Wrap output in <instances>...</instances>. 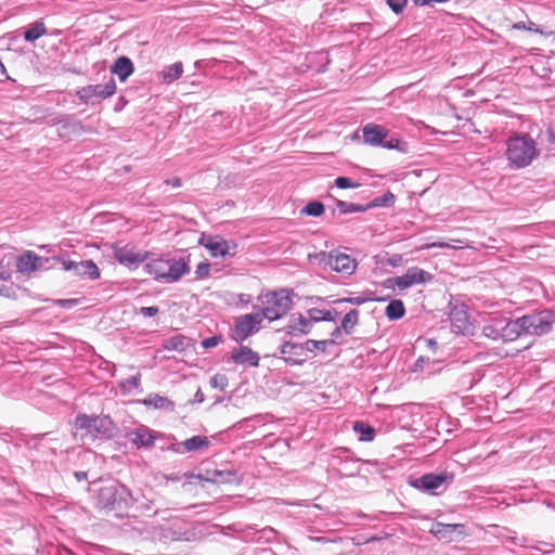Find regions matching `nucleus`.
<instances>
[{"mask_svg": "<svg viewBox=\"0 0 555 555\" xmlns=\"http://www.w3.org/2000/svg\"><path fill=\"white\" fill-rule=\"evenodd\" d=\"M89 490L95 493V506L100 509L121 513L134 502H139V498H134L125 485L116 480L106 482L95 480L90 483Z\"/></svg>", "mask_w": 555, "mask_h": 555, "instance_id": "f257e3e1", "label": "nucleus"}, {"mask_svg": "<svg viewBox=\"0 0 555 555\" xmlns=\"http://www.w3.org/2000/svg\"><path fill=\"white\" fill-rule=\"evenodd\" d=\"M163 514H168V509L155 511L154 515L158 516L164 524L147 526L142 524L134 529L143 539L167 541H181L189 540V530L184 519L181 517H165Z\"/></svg>", "mask_w": 555, "mask_h": 555, "instance_id": "f03ea898", "label": "nucleus"}, {"mask_svg": "<svg viewBox=\"0 0 555 555\" xmlns=\"http://www.w3.org/2000/svg\"><path fill=\"white\" fill-rule=\"evenodd\" d=\"M74 427L82 441L112 439L118 431V427L108 415L78 414Z\"/></svg>", "mask_w": 555, "mask_h": 555, "instance_id": "7ed1b4c3", "label": "nucleus"}, {"mask_svg": "<svg viewBox=\"0 0 555 555\" xmlns=\"http://www.w3.org/2000/svg\"><path fill=\"white\" fill-rule=\"evenodd\" d=\"M294 291L280 288L268 292L259 297L263 308L259 310L262 319L274 321L286 315L293 307Z\"/></svg>", "mask_w": 555, "mask_h": 555, "instance_id": "20e7f679", "label": "nucleus"}, {"mask_svg": "<svg viewBox=\"0 0 555 555\" xmlns=\"http://www.w3.org/2000/svg\"><path fill=\"white\" fill-rule=\"evenodd\" d=\"M535 154V143L528 134L515 135L507 140L506 156L516 168L528 166Z\"/></svg>", "mask_w": 555, "mask_h": 555, "instance_id": "39448f33", "label": "nucleus"}, {"mask_svg": "<svg viewBox=\"0 0 555 555\" xmlns=\"http://www.w3.org/2000/svg\"><path fill=\"white\" fill-rule=\"evenodd\" d=\"M525 335L542 336L551 332L555 314L548 309L526 314L520 318Z\"/></svg>", "mask_w": 555, "mask_h": 555, "instance_id": "423d86ee", "label": "nucleus"}, {"mask_svg": "<svg viewBox=\"0 0 555 555\" xmlns=\"http://www.w3.org/2000/svg\"><path fill=\"white\" fill-rule=\"evenodd\" d=\"M263 319L259 312L247 313L235 319V324L232 330L231 338L236 343H243L254 333L259 331V326Z\"/></svg>", "mask_w": 555, "mask_h": 555, "instance_id": "0eeeda50", "label": "nucleus"}, {"mask_svg": "<svg viewBox=\"0 0 555 555\" xmlns=\"http://www.w3.org/2000/svg\"><path fill=\"white\" fill-rule=\"evenodd\" d=\"M116 92V83L111 78L105 85H89L76 91L78 99L86 104H95L100 101L112 96Z\"/></svg>", "mask_w": 555, "mask_h": 555, "instance_id": "6e6552de", "label": "nucleus"}, {"mask_svg": "<svg viewBox=\"0 0 555 555\" xmlns=\"http://www.w3.org/2000/svg\"><path fill=\"white\" fill-rule=\"evenodd\" d=\"M453 474L447 472L440 474L429 473L416 478L411 485L423 492L437 494V490L440 488L446 489L453 481Z\"/></svg>", "mask_w": 555, "mask_h": 555, "instance_id": "1a4fd4ad", "label": "nucleus"}, {"mask_svg": "<svg viewBox=\"0 0 555 555\" xmlns=\"http://www.w3.org/2000/svg\"><path fill=\"white\" fill-rule=\"evenodd\" d=\"M198 243L206 247L212 257L235 255L236 244L233 242L229 243L218 235L202 234Z\"/></svg>", "mask_w": 555, "mask_h": 555, "instance_id": "9d476101", "label": "nucleus"}, {"mask_svg": "<svg viewBox=\"0 0 555 555\" xmlns=\"http://www.w3.org/2000/svg\"><path fill=\"white\" fill-rule=\"evenodd\" d=\"M113 255L120 264L130 270L137 269L149 257L147 251L135 253L132 248H128V246H114Z\"/></svg>", "mask_w": 555, "mask_h": 555, "instance_id": "9b49d317", "label": "nucleus"}, {"mask_svg": "<svg viewBox=\"0 0 555 555\" xmlns=\"http://www.w3.org/2000/svg\"><path fill=\"white\" fill-rule=\"evenodd\" d=\"M62 262L63 269L73 271L75 275L95 280L100 276V270L92 260L73 261L61 258H55Z\"/></svg>", "mask_w": 555, "mask_h": 555, "instance_id": "f8f14e48", "label": "nucleus"}, {"mask_svg": "<svg viewBox=\"0 0 555 555\" xmlns=\"http://www.w3.org/2000/svg\"><path fill=\"white\" fill-rule=\"evenodd\" d=\"M429 532L439 541L449 543L465 535V526L463 524L436 522L433 525Z\"/></svg>", "mask_w": 555, "mask_h": 555, "instance_id": "ddd939ff", "label": "nucleus"}, {"mask_svg": "<svg viewBox=\"0 0 555 555\" xmlns=\"http://www.w3.org/2000/svg\"><path fill=\"white\" fill-rule=\"evenodd\" d=\"M279 351L284 362L289 366L301 365L306 361V359L300 358L305 356V346L302 344L284 340L279 347Z\"/></svg>", "mask_w": 555, "mask_h": 555, "instance_id": "4468645a", "label": "nucleus"}, {"mask_svg": "<svg viewBox=\"0 0 555 555\" xmlns=\"http://www.w3.org/2000/svg\"><path fill=\"white\" fill-rule=\"evenodd\" d=\"M311 321L306 320L301 313L292 314L287 325L278 330L279 333H284L285 336L300 337L311 332Z\"/></svg>", "mask_w": 555, "mask_h": 555, "instance_id": "2eb2a0df", "label": "nucleus"}, {"mask_svg": "<svg viewBox=\"0 0 555 555\" xmlns=\"http://www.w3.org/2000/svg\"><path fill=\"white\" fill-rule=\"evenodd\" d=\"M431 279V273L418 267L409 268L403 275L396 276V281L398 282V288L400 291L409 288L414 284L429 282Z\"/></svg>", "mask_w": 555, "mask_h": 555, "instance_id": "dca6fc26", "label": "nucleus"}, {"mask_svg": "<svg viewBox=\"0 0 555 555\" xmlns=\"http://www.w3.org/2000/svg\"><path fill=\"white\" fill-rule=\"evenodd\" d=\"M128 440L137 446L138 449H151L155 443V435L149 427L141 425L127 433Z\"/></svg>", "mask_w": 555, "mask_h": 555, "instance_id": "f3484780", "label": "nucleus"}, {"mask_svg": "<svg viewBox=\"0 0 555 555\" xmlns=\"http://www.w3.org/2000/svg\"><path fill=\"white\" fill-rule=\"evenodd\" d=\"M43 262H48V258H42L34 251H24L16 258V268L21 273H31L39 269Z\"/></svg>", "mask_w": 555, "mask_h": 555, "instance_id": "a211bd4d", "label": "nucleus"}, {"mask_svg": "<svg viewBox=\"0 0 555 555\" xmlns=\"http://www.w3.org/2000/svg\"><path fill=\"white\" fill-rule=\"evenodd\" d=\"M328 264L332 270L347 275L352 274L357 267L356 261L349 255L343 253H331Z\"/></svg>", "mask_w": 555, "mask_h": 555, "instance_id": "6ab92c4d", "label": "nucleus"}, {"mask_svg": "<svg viewBox=\"0 0 555 555\" xmlns=\"http://www.w3.org/2000/svg\"><path fill=\"white\" fill-rule=\"evenodd\" d=\"M231 360L235 364L257 367L259 365L260 357L256 351L251 350L249 347L241 345L238 348L232 351Z\"/></svg>", "mask_w": 555, "mask_h": 555, "instance_id": "aec40b11", "label": "nucleus"}, {"mask_svg": "<svg viewBox=\"0 0 555 555\" xmlns=\"http://www.w3.org/2000/svg\"><path fill=\"white\" fill-rule=\"evenodd\" d=\"M210 441L205 436H193L181 443L172 444L170 449L176 453L195 452L208 448Z\"/></svg>", "mask_w": 555, "mask_h": 555, "instance_id": "412c9836", "label": "nucleus"}, {"mask_svg": "<svg viewBox=\"0 0 555 555\" xmlns=\"http://www.w3.org/2000/svg\"><path fill=\"white\" fill-rule=\"evenodd\" d=\"M190 272L189 263L182 259H167V283L178 282L184 274Z\"/></svg>", "mask_w": 555, "mask_h": 555, "instance_id": "4be33fe9", "label": "nucleus"}, {"mask_svg": "<svg viewBox=\"0 0 555 555\" xmlns=\"http://www.w3.org/2000/svg\"><path fill=\"white\" fill-rule=\"evenodd\" d=\"M500 331L501 339L503 341H514L519 336L525 335L520 318L508 321L502 319V325L500 327Z\"/></svg>", "mask_w": 555, "mask_h": 555, "instance_id": "5701e85b", "label": "nucleus"}, {"mask_svg": "<svg viewBox=\"0 0 555 555\" xmlns=\"http://www.w3.org/2000/svg\"><path fill=\"white\" fill-rule=\"evenodd\" d=\"M363 140L370 145H382L387 138V130L376 124H367L363 127Z\"/></svg>", "mask_w": 555, "mask_h": 555, "instance_id": "b1692460", "label": "nucleus"}, {"mask_svg": "<svg viewBox=\"0 0 555 555\" xmlns=\"http://www.w3.org/2000/svg\"><path fill=\"white\" fill-rule=\"evenodd\" d=\"M449 317L455 332H464L468 328L469 319L464 305L453 307Z\"/></svg>", "mask_w": 555, "mask_h": 555, "instance_id": "393cba45", "label": "nucleus"}, {"mask_svg": "<svg viewBox=\"0 0 555 555\" xmlns=\"http://www.w3.org/2000/svg\"><path fill=\"white\" fill-rule=\"evenodd\" d=\"M134 72L132 61L128 56H119L111 66V73L117 75L120 81H125Z\"/></svg>", "mask_w": 555, "mask_h": 555, "instance_id": "a878e982", "label": "nucleus"}, {"mask_svg": "<svg viewBox=\"0 0 555 555\" xmlns=\"http://www.w3.org/2000/svg\"><path fill=\"white\" fill-rule=\"evenodd\" d=\"M143 268L147 274L154 275L155 280L167 283V259H154L146 262Z\"/></svg>", "mask_w": 555, "mask_h": 555, "instance_id": "bb28decb", "label": "nucleus"}, {"mask_svg": "<svg viewBox=\"0 0 555 555\" xmlns=\"http://www.w3.org/2000/svg\"><path fill=\"white\" fill-rule=\"evenodd\" d=\"M47 27L42 20L30 24L23 34V38L27 42H34L47 34Z\"/></svg>", "mask_w": 555, "mask_h": 555, "instance_id": "cd10ccee", "label": "nucleus"}, {"mask_svg": "<svg viewBox=\"0 0 555 555\" xmlns=\"http://www.w3.org/2000/svg\"><path fill=\"white\" fill-rule=\"evenodd\" d=\"M144 403L149 406H153L154 409H160L170 412L175 410V403L171 400L157 393L149 395L144 400Z\"/></svg>", "mask_w": 555, "mask_h": 555, "instance_id": "c85d7f7f", "label": "nucleus"}, {"mask_svg": "<svg viewBox=\"0 0 555 555\" xmlns=\"http://www.w3.org/2000/svg\"><path fill=\"white\" fill-rule=\"evenodd\" d=\"M191 339L184 335H176L164 340L165 350L184 351L190 346Z\"/></svg>", "mask_w": 555, "mask_h": 555, "instance_id": "c756f323", "label": "nucleus"}, {"mask_svg": "<svg viewBox=\"0 0 555 555\" xmlns=\"http://www.w3.org/2000/svg\"><path fill=\"white\" fill-rule=\"evenodd\" d=\"M405 308L400 299L391 300L385 309V314L389 320H399L403 318Z\"/></svg>", "mask_w": 555, "mask_h": 555, "instance_id": "7c9ffc66", "label": "nucleus"}, {"mask_svg": "<svg viewBox=\"0 0 555 555\" xmlns=\"http://www.w3.org/2000/svg\"><path fill=\"white\" fill-rule=\"evenodd\" d=\"M360 311L358 309H351L345 314L341 320V328L347 335L353 333L354 326L359 323Z\"/></svg>", "mask_w": 555, "mask_h": 555, "instance_id": "2f4dec72", "label": "nucleus"}, {"mask_svg": "<svg viewBox=\"0 0 555 555\" xmlns=\"http://www.w3.org/2000/svg\"><path fill=\"white\" fill-rule=\"evenodd\" d=\"M353 430L360 435L359 439L361 441L369 442V441H373L375 438V429L371 425H369L364 422H360V421L354 422Z\"/></svg>", "mask_w": 555, "mask_h": 555, "instance_id": "473e14b6", "label": "nucleus"}, {"mask_svg": "<svg viewBox=\"0 0 555 555\" xmlns=\"http://www.w3.org/2000/svg\"><path fill=\"white\" fill-rule=\"evenodd\" d=\"M183 74V65L181 62H176L163 70V79L165 82H172L179 79Z\"/></svg>", "mask_w": 555, "mask_h": 555, "instance_id": "72a5a7b5", "label": "nucleus"}, {"mask_svg": "<svg viewBox=\"0 0 555 555\" xmlns=\"http://www.w3.org/2000/svg\"><path fill=\"white\" fill-rule=\"evenodd\" d=\"M395 194L390 191H387L382 196H377L367 203V210L375 207H390L395 204Z\"/></svg>", "mask_w": 555, "mask_h": 555, "instance_id": "f704fd0d", "label": "nucleus"}, {"mask_svg": "<svg viewBox=\"0 0 555 555\" xmlns=\"http://www.w3.org/2000/svg\"><path fill=\"white\" fill-rule=\"evenodd\" d=\"M501 325L502 319H494L490 324H487L482 327V335L493 340L501 339Z\"/></svg>", "mask_w": 555, "mask_h": 555, "instance_id": "c9c22d12", "label": "nucleus"}, {"mask_svg": "<svg viewBox=\"0 0 555 555\" xmlns=\"http://www.w3.org/2000/svg\"><path fill=\"white\" fill-rule=\"evenodd\" d=\"M336 206L339 209L340 214H353V212H364L367 210L366 205L356 204V203H348L345 201L337 199Z\"/></svg>", "mask_w": 555, "mask_h": 555, "instance_id": "e433bc0d", "label": "nucleus"}, {"mask_svg": "<svg viewBox=\"0 0 555 555\" xmlns=\"http://www.w3.org/2000/svg\"><path fill=\"white\" fill-rule=\"evenodd\" d=\"M210 474L211 476L208 477L207 480L212 482L229 483L235 478V473L232 470L215 469Z\"/></svg>", "mask_w": 555, "mask_h": 555, "instance_id": "4c0bfd02", "label": "nucleus"}, {"mask_svg": "<svg viewBox=\"0 0 555 555\" xmlns=\"http://www.w3.org/2000/svg\"><path fill=\"white\" fill-rule=\"evenodd\" d=\"M382 146L388 150H397L402 153L408 151V143L395 135L384 139Z\"/></svg>", "mask_w": 555, "mask_h": 555, "instance_id": "58836bf2", "label": "nucleus"}, {"mask_svg": "<svg viewBox=\"0 0 555 555\" xmlns=\"http://www.w3.org/2000/svg\"><path fill=\"white\" fill-rule=\"evenodd\" d=\"M325 211L324 205L319 201L309 202L300 211L301 215L320 217Z\"/></svg>", "mask_w": 555, "mask_h": 555, "instance_id": "ea45409f", "label": "nucleus"}, {"mask_svg": "<svg viewBox=\"0 0 555 555\" xmlns=\"http://www.w3.org/2000/svg\"><path fill=\"white\" fill-rule=\"evenodd\" d=\"M302 345L305 346V350H308L311 352L314 351L315 349L325 351L326 347L328 345H335V340L334 339H323V340L308 339Z\"/></svg>", "mask_w": 555, "mask_h": 555, "instance_id": "a19ab883", "label": "nucleus"}, {"mask_svg": "<svg viewBox=\"0 0 555 555\" xmlns=\"http://www.w3.org/2000/svg\"><path fill=\"white\" fill-rule=\"evenodd\" d=\"M278 532L271 527H264L258 532L257 542L264 541L267 543L273 542L276 538Z\"/></svg>", "mask_w": 555, "mask_h": 555, "instance_id": "79ce46f5", "label": "nucleus"}, {"mask_svg": "<svg viewBox=\"0 0 555 555\" xmlns=\"http://www.w3.org/2000/svg\"><path fill=\"white\" fill-rule=\"evenodd\" d=\"M210 385L214 388H218L220 390H224L228 387L229 379L224 374H215L210 378Z\"/></svg>", "mask_w": 555, "mask_h": 555, "instance_id": "37998d69", "label": "nucleus"}, {"mask_svg": "<svg viewBox=\"0 0 555 555\" xmlns=\"http://www.w3.org/2000/svg\"><path fill=\"white\" fill-rule=\"evenodd\" d=\"M369 300H370V298H367V297L357 296V297L338 298V299L334 300L333 302L335 305L351 304V305L360 306V305L367 302Z\"/></svg>", "mask_w": 555, "mask_h": 555, "instance_id": "c03bdc74", "label": "nucleus"}, {"mask_svg": "<svg viewBox=\"0 0 555 555\" xmlns=\"http://www.w3.org/2000/svg\"><path fill=\"white\" fill-rule=\"evenodd\" d=\"M513 28L514 29H518V30H529V31H533V33H537V34H542V30L540 29V27L534 24L533 22H517L515 24H513Z\"/></svg>", "mask_w": 555, "mask_h": 555, "instance_id": "a18cd8bd", "label": "nucleus"}, {"mask_svg": "<svg viewBox=\"0 0 555 555\" xmlns=\"http://www.w3.org/2000/svg\"><path fill=\"white\" fill-rule=\"evenodd\" d=\"M335 185L339 189H356L360 186V183L353 182L350 178L347 177H337L335 179Z\"/></svg>", "mask_w": 555, "mask_h": 555, "instance_id": "49530a36", "label": "nucleus"}, {"mask_svg": "<svg viewBox=\"0 0 555 555\" xmlns=\"http://www.w3.org/2000/svg\"><path fill=\"white\" fill-rule=\"evenodd\" d=\"M386 3L392 10V12L400 14L408 4V0H386Z\"/></svg>", "mask_w": 555, "mask_h": 555, "instance_id": "de8ad7c7", "label": "nucleus"}, {"mask_svg": "<svg viewBox=\"0 0 555 555\" xmlns=\"http://www.w3.org/2000/svg\"><path fill=\"white\" fill-rule=\"evenodd\" d=\"M210 264L208 262H199L196 267L195 274L197 279H206L209 276Z\"/></svg>", "mask_w": 555, "mask_h": 555, "instance_id": "09e8293b", "label": "nucleus"}, {"mask_svg": "<svg viewBox=\"0 0 555 555\" xmlns=\"http://www.w3.org/2000/svg\"><path fill=\"white\" fill-rule=\"evenodd\" d=\"M135 503H137V509H139L141 513H146V512L152 511L154 500L146 499L145 496H143L142 500L139 499V502H135Z\"/></svg>", "mask_w": 555, "mask_h": 555, "instance_id": "8fccbe9b", "label": "nucleus"}, {"mask_svg": "<svg viewBox=\"0 0 555 555\" xmlns=\"http://www.w3.org/2000/svg\"><path fill=\"white\" fill-rule=\"evenodd\" d=\"M223 341V338L221 335H215V336H211V337H208V338H205L203 341H202V346L206 349L208 348H214L216 346H218L220 343Z\"/></svg>", "mask_w": 555, "mask_h": 555, "instance_id": "3c124183", "label": "nucleus"}, {"mask_svg": "<svg viewBox=\"0 0 555 555\" xmlns=\"http://www.w3.org/2000/svg\"><path fill=\"white\" fill-rule=\"evenodd\" d=\"M307 313H308V317H306V320H310L311 327H313L314 323H318L321 321L320 318L322 317L323 310L318 309V308H311L308 310Z\"/></svg>", "mask_w": 555, "mask_h": 555, "instance_id": "603ef678", "label": "nucleus"}, {"mask_svg": "<svg viewBox=\"0 0 555 555\" xmlns=\"http://www.w3.org/2000/svg\"><path fill=\"white\" fill-rule=\"evenodd\" d=\"M80 302V299L69 298V299H57L55 304L64 309H72Z\"/></svg>", "mask_w": 555, "mask_h": 555, "instance_id": "864d4df0", "label": "nucleus"}, {"mask_svg": "<svg viewBox=\"0 0 555 555\" xmlns=\"http://www.w3.org/2000/svg\"><path fill=\"white\" fill-rule=\"evenodd\" d=\"M159 313V308L157 306L151 307H141L139 310V314L147 318L155 317Z\"/></svg>", "mask_w": 555, "mask_h": 555, "instance_id": "5fc2aeb1", "label": "nucleus"}, {"mask_svg": "<svg viewBox=\"0 0 555 555\" xmlns=\"http://www.w3.org/2000/svg\"><path fill=\"white\" fill-rule=\"evenodd\" d=\"M341 464L344 465V469L346 470V476H354L359 473V467L351 468L349 465H354V461H341Z\"/></svg>", "mask_w": 555, "mask_h": 555, "instance_id": "6e6d98bb", "label": "nucleus"}, {"mask_svg": "<svg viewBox=\"0 0 555 555\" xmlns=\"http://www.w3.org/2000/svg\"><path fill=\"white\" fill-rule=\"evenodd\" d=\"M338 314H339L338 311L335 309L326 310V311L323 310L322 317L320 319H321V321L331 322V321H335V319Z\"/></svg>", "mask_w": 555, "mask_h": 555, "instance_id": "4d7b16f0", "label": "nucleus"}, {"mask_svg": "<svg viewBox=\"0 0 555 555\" xmlns=\"http://www.w3.org/2000/svg\"><path fill=\"white\" fill-rule=\"evenodd\" d=\"M403 262V257L400 254H393L387 259V263L391 267L401 266Z\"/></svg>", "mask_w": 555, "mask_h": 555, "instance_id": "13d9d810", "label": "nucleus"}, {"mask_svg": "<svg viewBox=\"0 0 555 555\" xmlns=\"http://www.w3.org/2000/svg\"><path fill=\"white\" fill-rule=\"evenodd\" d=\"M11 279L10 271L3 266V260L0 259V281H8Z\"/></svg>", "mask_w": 555, "mask_h": 555, "instance_id": "bf43d9fd", "label": "nucleus"}, {"mask_svg": "<svg viewBox=\"0 0 555 555\" xmlns=\"http://www.w3.org/2000/svg\"><path fill=\"white\" fill-rule=\"evenodd\" d=\"M545 135L548 143L555 144V127H548Z\"/></svg>", "mask_w": 555, "mask_h": 555, "instance_id": "052dcab7", "label": "nucleus"}, {"mask_svg": "<svg viewBox=\"0 0 555 555\" xmlns=\"http://www.w3.org/2000/svg\"><path fill=\"white\" fill-rule=\"evenodd\" d=\"M383 286L385 288H391L398 287V282L396 281V278H388L383 282Z\"/></svg>", "mask_w": 555, "mask_h": 555, "instance_id": "680f3d73", "label": "nucleus"}, {"mask_svg": "<svg viewBox=\"0 0 555 555\" xmlns=\"http://www.w3.org/2000/svg\"><path fill=\"white\" fill-rule=\"evenodd\" d=\"M165 183L168 185H171L173 188H180L181 186V179L180 178H172L165 180Z\"/></svg>", "mask_w": 555, "mask_h": 555, "instance_id": "e2e57ef3", "label": "nucleus"}, {"mask_svg": "<svg viewBox=\"0 0 555 555\" xmlns=\"http://www.w3.org/2000/svg\"><path fill=\"white\" fill-rule=\"evenodd\" d=\"M205 400V395L203 393V391L201 389H198L194 396V402L195 403H202L204 402Z\"/></svg>", "mask_w": 555, "mask_h": 555, "instance_id": "0e129e2a", "label": "nucleus"}, {"mask_svg": "<svg viewBox=\"0 0 555 555\" xmlns=\"http://www.w3.org/2000/svg\"><path fill=\"white\" fill-rule=\"evenodd\" d=\"M74 477L77 481H83L88 478L87 472H74Z\"/></svg>", "mask_w": 555, "mask_h": 555, "instance_id": "69168bd1", "label": "nucleus"}, {"mask_svg": "<svg viewBox=\"0 0 555 555\" xmlns=\"http://www.w3.org/2000/svg\"><path fill=\"white\" fill-rule=\"evenodd\" d=\"M426 346L431 350H436L438 347V343L433 338H428L426 339Z\"/></svg>", "mask_w": 555, "mask_h": 555, "instance_id": "338daca9", "label": "nucleus"}, {"mask_svg": "<svg viewBox=\"0 0 555 555\" xmlns=\"http://www.w3.org/2000/svg\"><path fill=\"white\" fill-rule=\"evenodd\" d=\"M428 361H429V359H428V358H427V359H425L424 357H420V358L416 360V362H415V371H416L418 367H420V369H422V367H423V364H424L425 362H428Z\"/></svg>", "mask_w": 555, "mask_h": 555, "instance_id": "774afa93", "label": "nucleus"}]
</instances>
